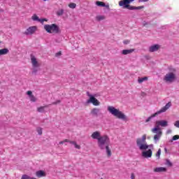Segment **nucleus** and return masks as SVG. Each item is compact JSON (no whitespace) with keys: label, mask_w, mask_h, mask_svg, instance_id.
<instances>
[{"label":"nucleus","mask_w":179,"mask_h":179,"mask_svg":"<svg viewBox=\"0 0 179 179\" xmlns=\"http://www.w3.org/2000/svg\"><path fill=\"white\" fill-rule=\"evenodd\" d=\"M166 166H168V167H173V163L170 162L169 159H166Z\"/></svg>","instance_id":"obj_28"},{"label":"nucleus","mask_w":179,"mask_h":179,"mask_svg":"<svg viewBox=\"0 0 179 179\" xmlns=\"http://www.w3.org/2000/svg\"><path fill=\"white\" fill-rule=\"evenodd\" d=\"M165 150H167V149H166V148H165Z\"/></svg>","instance_id":"obj_46"},{"label":"nucleus","mask_w":179,"mask_h":179,"mask_svg":"<svg viewBox=\"0 0 179 179\" xmlns=\"http://www.w3.org/2000/svg\"><path fill=\"white\" fill-rule=\"evenodd\" d=\"M160 127H169V122L167 120H157L155 122V128L152 129V134H156L154 136V140L155 141H159L160 138H162V135L163 134V132H162V129H160Z\"/></svg>","instance_id":"obj_1"},{"label":"nucleus","mask_w":179,"mask_h":179,"mask_svg":"<svg viewBox=\"0 0 179 179\" xmlns=\"http://www.w3.org/2000/svg\"><path fill=\"white\" fill-rule=\"evenodd\" d=\"M9 53V49L3 48L0 50V56L1 55H6V54Z\"/></svg>","instance_id":"obj_21"},{"label":"nucleus","mask_w":179,"mask_h":179,"mask_svg":"<svg viewBox=\"0 0 179 179\" xmlns=\"http://www.w3.org/2000/svg\"><path fill=\"white\" fill-rule=\"evenodd\" d=\"M37 31V26L29 27L24 32L26 36H31Z\"/></svg>","instance_id":"obj_9"},{"label":"nucleus","mask_w":179,"mask_h":179,"mask_svg":"<svg viewBox=\"0 0 179 179\" xmlns=\"http://www.w3.org/2000/svg\"><path fill=\"white\" fill-rule=\"evenodd\" d=\"M43 1H47V0H43Z\"/></svg>","instance_id":"obj_47"},{"label":"nucleus","mask_w":179,"mask_h":179,"mask_svg":"<svg viewBox=\"0 0 179 179\" xmlns=\"http://www.w3.org/2000/svg\"><path fill=\"white\" fill-rule=\"evenodd\" d=\"M174 126H175L176 128H179V120H177V121L175 122Z\"/></svg>","instance_id":"obj_35"},{"label":"nucleus","mask_w":179,"mask_h":179,"mask_svg":"<svg viewBox=\"0 0 179 179\" xmlns=\"http://www.w3.org/2000/svg\"><path fill=\"white\" fill-rule=\"evenodd\" d=\"M148 80V77H143V78H138V83H143V82Z\"/></svg>","instance_id":"obj_23"},{"label":"nucleus","mask_w":179,"mask_h":179,"mask_svg":"<svg viewBox=\"0 0 179 179\" xmlns=\"http://www.w3.org/2000/svg\"><path fill=\"white\" fill-rule=\"evenodd\" d=\"M135 51V49H129V50H123L122 51V54L123 55H128V54H132Z\"/></svg>","instance_id":"obj_19"},{"label":"nucleus","mask_w":179,"mask_h":179,"mask_svg":"<svg viewBox=\"0 0 179 179\" xmlns=\"http://www.w3.org/2000/svg\"><path fill=\"white\" fill-rule=\"evenodd\" d=\"M32 20H34V22L38 21L40 22V19L38 18V16H37V15L34 14L31 17Z\"/></svg>","instance_id":"obj_26"},{"label":"nucleus","mask_w":179,"mask_h":179,"mask_svg":"<svg viewBox=\"0 0 179 179\" xmlns=\"http://www.w3.org/2000/svg\"><path fill=\"white\" fill-rule=\"evenodd\" d=\"M44 29L47 33H50L52 34H59L61 33V29H59V27L56 24H45L44 25Z\"/></svg>","instance_id":"obj_3"},{"label":"nucleus","mask_w":179,"mask_h":179,"mask_svg":"<svg viewBox=\"0 0 179 179\" xmlns=\"http://www.w3.org/2000/svg\"><path fill=\"white\" fill-rule=\"evenodd\" d=\"M95 5L99 8H106V9H110V5L106 4V3L103 1H96Z\"/></svg>","instance_id":"obj_12"},{"label":"nucleus","mask_w":179,"mask_h":179,"mask_svg":"<svg viewBox=\"0 0 179 179\" xmlns=\"http://www.w3.org/2000/svg\"><path fill=\"white\" fill-rule=\"evenodd\" d=\"M100 131H94L91 137L92 139H97L99 141V138L101 137Z\"/></svg>","instance_id":"obj_18"},{"label":"nucleus","mask_w":179,"mask_h":179,"mask_svg":"<svg viewBox=\"0 0 179 179\" xmlns=\"http://www.w3.org/2000/svg\"><path fill=\"white\" fill-rule=\"evenodd\" d=\"M179 139V136L178 135H175L173 136L172 141H177Z\"/></svg>","instance_id":"obj_33"},{"label":"nucleus","mask_w":179,"mask_h":179,"mask_svg":"<svg viewBox=\"0 0 179 179\" xmlns=\"http://www.w3.org/2000/svg\"><path fill=\"white\" fill-rule=\"evenodd\" d=\"M171 107V102H169L163 108H162L160 110L157 111L155 113L150 116L145 120V122H149V121H150L152 118H155L156 115H159V114H162V113H166V111H167V110H169Z\"/></svg>","instance_id":"obj_5"},{"label":"nucleus","mask_w":179,"mask_h":179,"mask_svg":"<svg viewBox=\"0 0 179 179\" xmlns=\"http://www.w3.org/2000/svg\"><path fill=\"white\" fill-rule=\"evenodd\" d=\"M64 143H69V139H64Z\"/></svg>","instance_id":"obj_44"},{"label":"nucleus","mask_w":179,"mask_h":179,"mask_svg":"<svg viewBox=\"0 0 179 179\" xmlns=\"http://www.w3.org/2000/svg\"><path fill=\"white\" fill-rule=\"evenodd\" d=\"M159 48H160V45H154L150 47L149 51L150 52H155V51H158Z\"/></svg>","instance_id":"obj_16"},{"label":"nucleus","mask_w":179,"mask_h":179,"mask_svg":"<svg viewBox=\"0 0 179 179\" xmlns=\"http://www.w3.org/2000/svg\"><path fill=\"white\" fill-rule=\"evenodd\" d=\"M36 131H37L38 135H43V129L41 127H38L36 129Z\"/></svg>","instance_id":"obj_32"},{"label":"nucleus","mask_w":179,"mask_h":179,"mask_svg":"<svg viewBox=\"0 0 179 179\" xmlns=\"http://www.w3.org/2000/svg\"><path fill=\"white\" fill-rule=\"evenodd\" d=\"M69 8H71V9H75V8H76V3H70L69 4Z\"/></svg>","instance_id":"obj_30"},{"label":"nucleus","mask_w":179,"mask_h":179,"mask_svg":"<svg viewBox=\"0 0 179 179\" xmlns=\"http://www.w3.org/2000/svg\"><path fill=\"white\" fill-rule=\"evenodd\" d=\"M108 111L118 118L119 120H123V121H127V115L124 114L120 109L114 108V106H108Z\"/></svg>","instance_id":"obj_2"},{"label":"nucleus","mask_w":179,"mask_h":179,"mask_svg":"<svg viewBox=\"0 0 179 179\" xmlns=\"http://www.w3.org/2000/svg\"><path fill=\"white\" fill-rule=\"evenodd\" d=\"M162 155V149H159L157 152L156 153L155 156L157 159H160V155Z\"/></svg>","instance_id":"obj_29"},{"label":"nucleus","mask_w":179,"mask_h":179,"mask_svg":"<svg viewBox=\"0 0 179 179\" xmlns=\"http://www.w3.org/2000/svg\"><path fill=\"white\" fill-rule=\"evenodd\" d=\"M99 113H100V109H99L97 108H94L91 110V114L92 115H96V117H97V115H99Z\"/></svg>","instance_id":"obj_20"},{"label":"nucleus","mask_w":179,"mask_h":179,"mask_svg":"<svg viewBox=\"0 0 179 179\" xmlns=\"http://www.w3.org/2000/svg\"><path fill=\"white\" fill-rule=\"evenodd\" d=\"M27 94L29 96L30 101H32V103H36V101H37V98L33 95V92L27 91Z\"/></svg>","instance_id":"obj_13"},{"label":"nucleus","mask_w":179,"mask_h":179,"mask_svg":"<svg viewBox=\"0 0 179 179\" xmlns=\"http://www.w3.org/2000/svg\"><path fill=\"white\" fill-rule=\"evenodd\" d=\"M31 62L34 68H38V66H40L38 62H37V59L34 55H31Z\"/></svg>","instance_id":"obj_11"},{"label":"nucleus","mask_w":179,"mask_h":179,"mask_svg":"<svg viewBox=\"0 0 179 179\" xmlns=\"http://www.w3.org/2000/svg\"><path fill=\"white\" fill-rule=\"evenodd\" d=\"M74 146L76 149H80V145H78L76 143H75Z\"/></svg>","instance_id":"obj_39"},{"label":"nucleus","mask_w":179,"mask_h":179,"mask_svg":"<svg viewBox=\"0 0 179 179\" xmlns=\"http://www.w3.org/2000/svg\"><path fill=\"white\" fill-rule=\"evenodd\" d=\"M129 43H131V41L129 40H125L123 41V43L127 45V44H129Z\"/></svg>","instance_id":"obj_38"},{"label":"nucleus","mask_w":179,"mask_h":179,"mask_svg":"<svg viewBox=\"0 0 179 179\" xmlns=\"http://www.w3.org/2000/svg\"><path fill=\"white\" fill-rule=\"evenodd\" d=\"M59 103H61V100H57V101L53 102L52 104L57 105V104H59Z\"/></svg>","instance_id":"obj_36"},{"label":"nucleus","mask_w":179,"mask_h":179,"mask_svg":"<svg viewBox=\"0 0 179 179\" xmlns=\"http://www.w3.org/2000/svg\"><path fill=\"white\" fill-rule=\"evenodd\" d=\"M57 16H62L64 15V9H60L59 10L57 11Z\"/></svg>","instance_id":"obj_27"},{"label":"nucleus","mask_w":179,"mask_h":179,"mask_svg":"<svg viewBox=\"0 0 179 179\" xmlns=\"http://www.w3.org/2000/svg\"><path fill=\"white\" fill-rule=\"evenodd\" d=\"M90 99H88V101H87V103H92V104H93V106H100V101H99V100H97V99H96L94 96H93V95H88Z\"/></svg>","instance_id":"obj_10"},{"label":"nucleus","mask_w":179,"mask_h":179,"mask_svg":"<svg viewBox=\"0 0 179 179\" xmlns=\"http://www.w3.org/2000/svg\"><path fill=\"white\" fill-rule=\"evenodd\" d=\"M106 19V16L104 15H98L96 17V20H98V22H100L101 20H104Z\"/></svg>","instance_id":"obj_24"},{"label":"nucleus","mask_w":179,"mask_h":179,"mask_svg":"<svg viewBox=\"0 0 179 179\" xmlns=\"http://www.w3.org/2000/svg\"><path fill=\"white\" fill-rule=\"evenodd\" d=\"M164 80L165 82H169L170 83L174 82V80H176V74H174V73H166L164 78Z\"/></svg>","instance_id":"obj_8"},{"label":"nucleus","mask_w":179,"mask_h":179,"mask_svg":"<svg viewBox=\"0 0 179 179\" xmlns=\"http://www.w3.org/2000/svg\"><path fill=\"white\" fill-rule=\"evenodd\" d=\"M59 55H61V52L56 53V57H58Z\"/></svg>","instance_id":"obj_45"},{"label":"nucleus","mask_w":179,"mask_h":179,"mask_svg":"<svg viewBox=\"0 0 179 179\" xmlns=\"http://www.w3.org/2000/svg\"><path fill=\"white\" fill-rule=\"evenodd\" d=\"M149 0H138V2H148Z\"/></svg>","instance_id":"obj_42"},{"label":"nucleus","mask_w":179,"mask_h":179,"mask_svg":"<svg viewBox=\"0 0 179 179\" xmlns=\"http://www.w3.org/2000/svg\"><path fill=\"white\" fill-rule=\"evenodd\" d=\"M59 143V145H64V143H65V141H60Z\"/></svg>","instance_id":"obj_43"},{"label":"nucleus","mask_w":179,"mask_h":179,"mask_svg":"<svg viewBox=\"0 0 179 179\" xmlns=\"http://www.w3.org/2000/svg\"><path fill=\"white\" fill-rule=\"evenodd\" d=\"M155 173H166L167 169L164 167H157L154 169Z\"/></svg>","instance_id":"obj_17"},{"label":"nucleus","mask_w":179,"mask_h":179,"mask_svg":"<svg viewBox=\"0 0 179 179\" xmlns=\"http://www.w3.org/2000/svg\"><path fill=\"white\" fill-rule=\"evenodd\" d=\"M152 150H148L147 151H143L142 152L143 157H145V159L152 157Z\"/></svg>","instance_id":"obj_14"},{"label":"nucleus","mask_w":179,"mask_h":179,"mask_svg":"<svg viewBox=\"0 0 179 179\" xmlns=\"http://www.w3.org/2000/svg\"><path fill=\"white\" fill-rule=\"evenodd\" d=\"M135 0H121L119 1V6H122L123 9H134V6L129 5V3H132Z\"/></svg>","instance_id":"obj_7"},{"label":"nucleus","mask_w":179,"mask_h":179,"mask_svg":"<svg viewBox=\"0 0 179 179\" xmlns=\"http://www.w3.org/2000/svg\"><path fill=\"white\" fill-rule=\"evenodd\" d=\"M105 148L106 150L107 156L108 157H110L111 156V150L110 149V147L108 146V145H106Z\"/></svg>","instance_id":"obj_22"},{"label":"nucleus","mask_w":179,"mask_h":179,"mask_svg":"<svg viewBox=\"0 0 179 179\" xmlns=\"http://www.w3.org/2000/svg\"><path fill=\"white\" fill-rule=\"evenodd\" d=\"M136 145L140 150H146L149 149V145L146 143V134H144L141 138H137Z\"/></svg>","instance_id":"obj_4"},{"label":"nucleus","mask_w":179,"mask_h":179,"mask_svg":"<svg viewBox=\"0 0 179 179\" xmlns=\"http://www.w3.org/2000/svg\"><path fill=\"white\" fill-rule=\"evenodd\" d=\"M76 143V141H69V143H71V145H75V143Z\"/></svg>","instance_id":"obj_41"},{"label":"nucleus","mask_w":179,"mask_h":179,"mask_svg":"<svg viewBox=\"0 0 179 179\" xmlns=\"http://www.w3.org/2000/svg\"><path fill=\"white\" fill-rule=\"evenodd\" d=\"M48 20H47V19H45V18H43V19H42V20H40L39 22H41V23H44V22H48Z\"/></svg>","instance_id":"obj_37"},{"label":"nucleus","mask_w":179,"mask_h":179,"mask_svg":"<svg viewBox=\"0 0 179 179\" xmlns=\"http://www.w3.org/2000/svg\"><path fill=\"white\" fill-rule=\"evenodd\" d=\"M45 107H48V105H46V106H41V107L38 108H37V111H38V113H44V108H45Z\"/></svg>","instance_id":"obj_25"},{"label":"nucleus","mask_w":179,"mask_h":179,"mask_svg":"<svg viewBox=\"0 0 179 179\" xmlns=\"http://www.w3.org/2000/svg\"><path fill=\"white\" fill-rule=\"evenodd\" d=\"M21 179H34V178H31L28 175L24 174V175H22Z\"/></svg>","instance_id":"obj_31"},{"label":"nucleus","mask_w":179,"mask_h":179,"mask_svg":"<svg viewBox=\"0 0 179 179\" xmlns=\"http://www.w3.org/2000/svg\"><path fill=\"white\" fill-rule=\"evenodd\" d=\"M106 143H110V138L107 135L101 136V137L98 138V146L101 150L106 149L104 147Z\"/></svg>","instance_id":"obj_6"},{"label":"nucleus","mask_w":179,"mask_h":179,"mask_svg":"<svg viewBox=\"0 0 179 179\" xmlns=\"http://www.w3.org/2000/svg\"><path fill=\"white\" fill-rule=\"evenodd\" d=\"M131 179H135V173H132L131 174Z\"/></svg>","instance_id":"obj_40"},{"label":"nucleus","mask_w":179,"mask_h":179,"mask_svg":"<svg viewBox=\"0 0 179 179\" xmlns=\"http://www.w3.org/2000/svg\"><path fill=\"white\" fill-rule=\"evenodd\" d=\"M133 9H131V10H134V9H143V6H138V7H134L133 6Z\"/></svg>","instance_id":"obj_34"},{"label":"nucleus","mask_w":179,"mask_h":179,"mask_svg":"<svg viewBox=\"0 0 179 179\" xmlns=\"http://www.w3.org/2000/svg\"><path fill=\"white\" fill-rule=\"evenodd\" d=\"M36 176L38 178H41V177H45L46 174L44 171L40 170L36 172Z\"/></svg>","instance_id":"obj_15"}]
</instances>
